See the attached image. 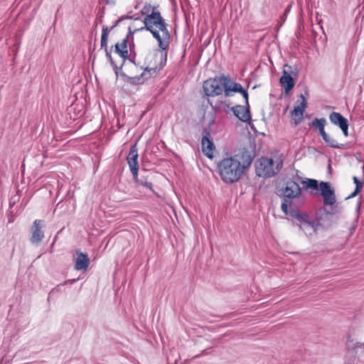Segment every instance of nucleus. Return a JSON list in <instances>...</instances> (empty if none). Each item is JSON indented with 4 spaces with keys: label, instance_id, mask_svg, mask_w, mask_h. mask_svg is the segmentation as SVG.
Listing matches in <instances>:
<instances>
[{
    "label": "nucleus",
    "instance_id": "nucleus-1",
    "mask_svg": "<svg viewBox=\"0 0 364 364\" xmlns=\"http://www.w3.org/2000/svg\"><path fill=\"white\" fill-rule=\"evenodd\" d=\"M255 157L254 151L243 148L234 156L223 159L217 166L222 181L225 183L238 181Z\"/></svg>",
    "mask_w": 364,
    "mask_h": 364
},
{
    "label": "nucleus",
    "instance_id": "nucleus-2",
    "mask_svg": "<svg viewBox=\"0 0 364 364\" xmlns=\"http://www.w3.org/2000/svg\"><path fill=\"white\" fill-rule=\"evenodd\" d=\"M278 196L282 200L281 210L291 221L295 218V212L300 213V208L305 203V197L299 183L288 178L278 189Z\"/></svg>",
    "mask_w": 364,
    "mask_h": 364
},
{
    "label": "nucleus",
    "instance_id": "nucleus-3",
    "mask_svg": "<svg viewBox=\"0 0 364 364\" xmlns=\"http://www.w3.org/2000/svg\"><path fill=\"white\" fill-rule=\"evenodd\" d=\"M295 218L292 220L293 224L297 225L306 235L311 236L318 230L328 229L331 226V215L334 214L335 211L333 207L329 209L321 208L316 213L314 218L306 212H295Z\"/></svg>",
    "mask_w": 364,
    "mask_h": 364
},
{
    "label": "nucleus",
    "instance_id": "nucleus-4",
    "mask_svg": "<svg viewBox=\"0 0 364 364\" xmlns=\"http://www.w3.org/2000/svg\"><path fill=\"white\" fill-rule=\"evenodd\" d=\"M144 26L136 28L135 31L146 30L149 31L157 41L159 51H165L169 47L171 33L168 30V24L158 9H153L150 14L142 20Z\"/></svg>",
    "mask_w": 364,
    "mask_h": 364
},
{
    "label": "nucleus",
    "instance_id": "nucleus-5",
    "mask_svg": "<svg viewBox=\"0 0 364 364\" xmlns=\"http://www.w3.org/2000/svg\"><path fill=\"white\" fill-rule=\"evenodd\" d=\"M301 183L303 188L306 190L312 189L318 191L319 189L324 205H333L336 203L335 191L329 182L321 181L318 185L317 180L308 178L306 181H302Z\"/></svg>",
    "mask_w": 364,
    "mask_h": 364
},
{
    "label": "nucleus",
    "instance_id": "nucleus-6",
    "mask_svg": "<svg viewBox=\"0 0 364 364\" xmlns=\"http://www.w3.org/2000/svg\"><path fill=\"white\" fill-rule=\"evenodd\" d=\"M203 89L204 92L203 97L207 98L208 103L214 109L215 107L208 97L218 96L224 92V82L222 75L205 80L203 84Z\"/></svg>",
    "mask_w": 364,
    "mask_h": 364
},
{
    "label": "nucleus",
    "instance_id": "nucleus-7",
    "mask_svg": "<svg viewBox=\"0 0 364 364\" xmlns=\"http://www.w3.org/2000/svg\"><path fill=\"white\" fill-rule=\"evenodd\" d=\"M222 79L224 82V94L225 97H232L233 92H239L245 99V104H247L249 95L247 89L244 88L240 83L232 81L228 76L223 75Z\"/></svg>",
    "mask_w": 364,
    "mask_h": 364
},
{
    "label": "nucleus",
    "instance_id": "nucleus-8",
    "mask_svg": "<svg viewBox=\"0 0 364 364\" xmlns=\"http://www.w3.org/2000/svg\"><path fill=\"white\" fill-rule=\"evenodd\" d=\"M274 166V161L272 158H260L255 163L256 173L259 177H272L277 174Z\"/></svg>",
    "mask_w": 364,
    "mask_h": 364
},
{
    "label": "nucleus",
    "instance_id": "nucleus-9",
    "mask_svg": "<svg viewBox=\"0 0 364 364\" xmlns=\"http://www.w3.org/2000/svg\"><path fill=\"white\" fill-rule=\"evenodd\" d=\"M298 73L299 70L296 67L293 69L291 65H289L288 64L284 65L282 75L279 79V82L282 87L284 88L286 93H289L294 87L295 82L292 75L296 77L298 76Z\"/></svg>",
    "mask_w": 364,
    "mask_h": 364
},
{
    "label": "nucleus",
    "instance_id": "nucleus-10",
    "mask_svg": "<svg viewBox=\"0 0 364 364\" xmlns=\"http://www.w3.org/2000/svg\"><path fill=\"white\" fill-rule=\"evenodd\" d=\"M160 53V63L159 65H154L153 67H150L149 65L146 66L144 71L141 73V75H145L143 77V82L144 83L146 80L151 77H156L159 72L164 68L166 65V59H167V51H159V49L156 51L154 53V57L156 58Z\"/></svg>",
    "mask_w": 364,
    "mask_h": 364
},
{
    "label": "nucleus",
    "instance_id": "nucleus-11",
    "mask_svg": "<svg viewBox=\"0 0 364 364\" xmlns=\"http://www.w3.org/2000/svg\"><path fill=\"white\" fill-rule=\"evenodd\" d=\"M45 226V222L43 220H35L31 228V242L34 245H38L44 238V232L42 230Z\"/></svg>",
    "mask_w": 364,
    "mask_h": 364
},
{
    "label": "nucleus",
    "instance_id": "nucleus-12",
    "mask_svg": "<svg viewBox=\"0 0 364 364\" xmlns=\"http://www.w3.org/2000/svg\"><path fill=\"white\" fill-rule=\"evenodd\" d=\"M152 175L153 173L144 169L141 171L139 176L138 173H136V175H133L134 183L136 186H143L150 190L151 192H154L151 181Z\"/></svg>",
    "mask_w": 364,
    "mask_h": 364
},
{
    "label": "nucleus",
    "instance_id": "nucleus-13",
    "mask_svg": "<svg viewBox=\"0 0 364 364\" xmlns=\"http://www.w3.org/2000/svg\"><path fill=\"white\" fill-rule=\"evenodd\" d=\"M203 136L201 140L202 151L208 158L213 159L215 145L210 139V129L208 128L203 129Z\"/></svg>",
    "mask_w": 364,
    "mask_h": 364
},
{
    "label": "nucleus",
    "instance_id": "nucleus-14",
    "mask_svg": "<svg viewBox=\"0 0 364 364\" xmlns=\"http://www.w3.org/2000/svg\"><path fill=\"white\" fill-rule=\"evenodd\" d=\"M230 109L233 112V114L241 122L245 123L250 122L251 114L248 100L247 104H245L244 106L239 105H235L232 107Z\"/></svg>",
    "mask_w": 364,
    "mask_h": 364
},
{
    "label": "nucleus",
    "instance_id": "nucleus-15",
    "mask_svg": "<svg viewBox=\"0 0 364 364\" xmlns=\"http://www.w3.org/2000/svg\"><path fill=\"white\" fill-rule=\"evenodd\" d=\"M138 157V150L136 145L134 144L131 146L129 154L127 157V163L132 175H136V173L139 172Z\"/></svg>",
    "mask_w": 364,
    "mask_h": 364
},
{
    "label": "nucleus",
    "instance_id": "nucleus-16",
    "mask_svg": "<svg viewBox=\"0 0 364 364\" xmlns=\"http://www.w3.org/2000/svg\"><path fill=\"white\" fill-rule=\"evenodd\" d=\"M300 98L301 101L299 105L294 107V109L291 111V114L294 117H298V119H294V123L296 125L299 124L303 118V114L306 107V100L303 94L300 95Z\"/></svg>",
    "mask_w": 364,
    "mask_h": 364
},
{
    "label": "nucleus",
    "instance_id": "nucleus-17",
    "mask_svg": "<svg viewBox=\"0 0 364 364\" xmlns=\"http://www.w3.org/2000/svg\"><path fill=\"white\" fill-rule=\"evenodd\" d=\"M77 258L75 262V269H86L90 264V258L87 253H83L80 250L76 251Z\"/></svg>",
    "mask_w": 364,
    "mask_h": 364
},
{
    "label": "nucleus",
    "instance_id": "nucleus-18",
    "mask_svg": "<svg viewBox=\"0 0 364 364\" xmlns=\"http://www.w3.org/2000/svg\"><path fill=\"white\" fill-rule=\"evenodd\" d=\"M330 122L340 129L348 124V120L344 117L341 113L333 112L329 114Z\"/></svg>",
    "mask_w": 364,
    "mask_h": 364
},
{
    "label": "nucleus",
    "instance_id": "nucleus-19",
    "mask_svg": "<svg viewBox=\"0 0 364 364\" xmlns=\"http://www.w3.org/2000/svg\"><path fill=\"white\" fill-rule=\"evenodd\" d=\"M119 75L121 76L124 82H127V84L132 86H136L144 84L143 77H144L145 75H139L134 77H130L127 75L125 73L121 72L119 73Z\"/></svg>",
    "mask_w": 364,
    "mask_h": 364
},
{
    "label": "nucleus",
    "instance_id": "nucleus-20",
    "mask_svg": "<svg viewBox=\"0 0 364 364\" xmlns=\"http://www.w3.org/2000/svg\"><path fill=\"white\" fill-rule=\"evenodd\" d=\"M70 201L68 200H61L55 206L54 213H58L59 215H64L69 213Z\"/></svg>",
    "mask_w": 364,
    "mask_h": 364
},
{
    "label": "nucleus",
    "instance_id": "nucleus-21",
    "mask_svg": "<svg viewBox=\"0 0 364 364\" xmlns=\"http://www.w3.org/2000/svg\"><path fill=\"white\" fill-rule=\"evenodd\" d=\"M111 53H112V49L105 51L106 57H107V60H109L111 66L112 67L115 75L117 76V77H118L119 75V70H121L122 69V65H121L119 67H118L116 63L114 61Z\"/></svg>",
    "mask_w": 364,
    "mask_h": 364
},
{
    "label": "nucleus",
    "instance_id": "nucleus-22",
    "mask_svg": "<svg viewBox=\"0 0 364 364\" xmlns=\"http://www.w3.org/2000/svg\"><path fill=\"white\" fill-rule=\"evenodd\" d=\"M323 141L331 148L343 149L345 146L343 144L338 143L335 139L331 137L329 135L327 136V138H324Z\"/></svg>",
    "mask_w": 364,
    "mask_h": 364
},
{
    "label": "nucleus",
    "instance_id": "nucleus-23",
    "mask_svg": "<svg viewBox=\"0 0 364 364\" xmlns=\"http://www.w3.org/2000/svg\"><path fill=\"white\" fill-rule=\"evenodd\" d=\"M326 124V119L323 117L322 118H315L312 120L311 123L309 124V127H315L319 130L321 127H325Z\"/></svg>",
    "mask_w": 364,
    "mask_h": 364
},
{
    "label": "nucleus",
    "instance_id": "nucleus-24",
    "mask_svg": "<svg viewBox=\"0 0 364 364\" xmlns=\"http://www.w3.org/2000/svg\"><path fill=\"white\" fill-rule=\"evenodd\" d=\"M114 52L117 53L123 59V62L122 63L123 66L126 60H128L129 58L128 50H120L119 43H117L114 46Z\"/></svg>",
    "mask_w": 364,
    "mask_h": 364
},
{
    "label": "nucleus",
    "instance_id": "nucleus-25",
    "mask_svg": "<svg viewBox=\"0 0 364 364\" xmlns=\"http://www.w3.org/2000/svg\"><path fill=\"white\" fill-rule=\"evenodd\" d=\"M153 9H158L157 6H153L149 3H146L141 10V14L145 16L150 14Z\"/></svg>",
    "mask_w": 364,
    "mask_h": 364
},
{
    "label": "nucleus",
    "instance_id": "nucleus-26",
    "mask_svg": "<svg viewBox=\"0 0 364 364\" xmlns=\"http://www.w3.org/2000/svg\"><path fill=\"white\" fill-rule=\"evenodd\" d=\"M112 30V29H110V28H108L107 26H103L101 38H108V34Z\"/></svg>",
    "mask_w": 364,
    "mask_h": 364
},
{
    "label": "nucleus",
    "instance_id": "nucleus-27",
    "mask_svg": "<svg viewBox=\"0 0 364 364\" xmlns=\"http://www.w3.org/2000/svg\"><path fill=\"white\" fill-rule=\"evenodd\" d=\"M353 183L355 185V188L359 186V189H362L363 187V182L360 181L357 176L353 177Z\"/></svg>",
    "mask_w": 364,
    "mask_h": 364
},
{
    "label": "nucleus",
    "instance_id": "nucleus-28",
    "mask_svg": "<svg viewBox=\"0 0 364 364\" xmlns=\"http://www.w3.org/2000/svg\"><path fill=\"white\" fill-rule=\"evenodd\" d=\"M107 40L108 38H101V48H105V51L109 50L107 48Z\"/></svg>",
    "mask_w": 364,
    "mask_h": 364
},
{
    "label": "nucleus",
    "instance_id": "nucleus-29",
    "mask_svg": "<svg viewBox=\"0 0 364 364\" xmlns=\"http://www.w3.org/2000/svg\"><path fill=\"white\" fill-rule=\"evenodd\" d=\"M127 38L122 40V43H119L120 50H127Z\"/></svg>",
    "mask_w": 364,
    "mask_h": 364
},
{
    "label": "nucleus",
    "instance_id": "nucleus-30",
    "mask_svg": "<svg viewBox=\"0 0 364 364\" xmlns=\"http://www.w3.org/2000/svg\"><path fill=\"white\" fill-rule=\"evenodd\" d=\"M361 190L362 189H359V186H358L355 188L354 191L352 192L348 197H347V198L355 197L361 191Z\"/></svg>",
    "mask_w": 364,
    "mask_h": 364
},
{
    "label": "nucleus",
    "instance_id": "nucleus-31",
    "mask_svg": "<svg viewBox=\"0 0 364 364\" xmlns=\"http://www.w3.org/2000/svg\"><path fill=\"white\" fill-rule=\"evenodd\" d=\"M318 134L322 137L323 139L324 138H327V136H328V134L325 132V127H321L318 130Z\"/></svg>",
    "mask_w": 364,
    "mask_h": 364
},
{
    "label": "nucleus",
    "instance_id": "nucleus-32",
    "mask_svg": "<svg viewBox=\"0 0 364 364\" xmlns=\"http://www.w3.org/2000/svg\"><path fill=\"white\" fill-rule=\"evenodd\" d=\"M348 127H349V123L347 124L346 125H345L343 127L341 128L343 135L346 137L348 136Z\"/></svg>",
    "mask_w": 364,
    "mask_h": 364
},
{
    "label": "nucleus",
    "instance_id": "nucleus-33",
    "mask_svg": "<svg viewBox=\"0 0 364 364\" xmlns=\"http://www.w3.org/2000/svg\"><path fill=\"white\" fill-rule=\"evenodd\" d=\"M352 348H353V350H356L358 348H364V342L363 343L355 342L353 344V346Z\"/></svg>",
    "mask_w": 364,
    "mask_h": 364
},
{
    "label": "nucleus",
    "instance_id": "nucleus-34",
    "mask_svg": "<svg viewBox=\"0 0 364 364\" xmlns=\"http://www.w3.org/2000/svg\"><path fill=\"white\" fill-rule=\"evenodd\" d=\"M105 6H102L101 9H100V10L98 11V14L97 15H98V16L100 18V23L102 21V18L105 16Z\"/></svg>",
    "mask_w": 364,
    "mask_h": 364
},
{
    "label": "nucleus",
    "instance_id": "nucleus-35",
    "mask_svg": "<svg viewBox=\"0 0 364 364\" xmlns=\"http://www.w3.org/2000/svg\"><path fill=\"white\" fill-rule=\"evenodd\" d=\"M79 279H80V278L68 279V280H65L63 284H61V285H65V284H72L75 283Z\"/></svg>",
    "mask_w": 364,
    "mask_h": 364
},
{
    "label": "nucleus",
    "instance_id": "nucleus-36",
    "mask_svg": "<svg viewBox=\"0 0 364 364\" xmlns=\"http://www.w3.org/2000/svg\"><path fill=\"white\" fill-rule=\"evenodd\" d=\"M137 31H132L131 29V27L129 26V28H128V33H127V36L126 38H127V40L129 39V38L132 37V38L133 39V34L136 33Z\"/></svg>",
    "mask_w": 364,
    "mask_h": 364
},
{
    "label": "nucleus",
    "instance_id": "nucleus-37",
    "mask_svg": "<svg viewBox=\"0 0 364 364\" xmlns=\"http://www.w3.org/2000/svg\"><path fill=\"white\" fill-rule=\"evenodd\" d=\"M282 166H283V161H282L280 160L279 162H277V166L274 168V170L277 171V173L280 171V169L282 168Z\"/></svg>",
    "mask_w": 364,
    "mask_h": 364
},
{
    "label": "nucleus",
    "instance_id": "nucleus-38",
    "mask_svg": "<svg viewBox=\"0 0 364 364\" xmlns=\"http://www.w3.org/2000/svg\"><path fill=\"white\" fill-rule=\"evenodd\" d=\"M121 22H122V18H120V17L117 20L115 21L112 26L110 27V29H114L115 27H117Z\"/></svg>",
    "mask_w": 364,
    "mask_h": 364
},
{
    "label": "nucleus",
    "instance_id": "nucleus-39",
    "mask_svg": "<svg viewBox=\"0 0 364 364\" xmlns=\"http://www.w3.org/2000/svg\"><path fill=\"white\" fill-rule=\"evenodd\" d=\"M120 18H122V21H124V20H128V19H132V17L131 15H129V14H126V15H123L120 17Z\"/></svg>",
    "mask_w": 364,
    "mask_h": 364
},
{
    "label": "nucleus",
    "instance_id": "nucleus-40",
    "mask_svg": "<svg viewBox=\"0 0 364 364\" xmlns=\"http://www.w3.org/2000/svg\"><path fill=\"white\" fill-rule=\"evenodd\" d=\"M206 354H207V350H203L201 352V353L194 355V356L193 357V359L198 358H200L201 355H206Z\"/></svg>",
    "mask_w": 364,
    "mask_h": 364
},
{
    "label": "nucleus",
    "instance_id": "nucleus-41",
    "mask_svg": "<svg viewBox=\"0 0 364 364\" xmlns=\"http://www.w3.org/2000/svg\"><path fill=\"white\" fill-rule=\"evenodd\" d=\"M135 58H136V53H134L133 55L129 57L128 60L131 62L132 63L136 65L135 63Z\"/></svg>",
    "mask_w": 364,
    "mask_h": 364
},
{
    "label": "nucleus",
    "instance_id": "nucleus-42",
    "mask_svg": "<svg viewBox=\"0 0 364 364\" xmlns=\"http://www.w3.org/2000/svg\"><path fill=\"white\" fill-rule=\"evenodd\" d=\"M132 19L134 21H141V17L136 14L132 15Z\"/></svg>",
    "mask_w": 364,
    "mask_h": 364
},
{
    "label": "nucleus",
    "instance_id": "nucleus-43",
    "mask_svg": "<svg viewBox=\"0 0 364 364\" xmlns=\"http://www.w3.org/2000/svg\"><path fill=\"white\" fill-rule=\"evenodd\" d=\"M360 206H361V202H360V201H358V202L357 203V206H356V210H357L358 212H359L360 208Z\"/></svg>",
    "mask_w": 364,
    "mask_h": 364
},
{
    "label": "nucleus",
    "instance_id": "nucleus-44",
    "mask_svg": "<svg viewBox=\"0 0 364 364\" xmlns=\"http://www.w3.org/2000/svg\"><path fill=\"white\" fill-rule=\"evenodd\" d=\"M355 226H353V227H352V228H350V233H351V234H352V233H353V232L355 230Z\"/></svg>",
    "mask_w": 364,
    "mask_h": 364
},
{
    "label": "nucleus",
    "instance_id": "nucleus-45",
    "mask_svg": "<svg viewBox=\"0 0 364 364\" xmlns=\"http://www.w3.org/2000/svg\"><path fill=\"white\" fill-rule=\"evenodd\" d=\"M56 237H57V236H55V237H54V240H53V243H52V245H51L52 247L54 245V244H55V242Z\"/></svg>",
    "mask_w": 364,
    "mask_h": 364
},
{
    "label": "nucleus",
    "instance_id": "nucleus-46",
    "mask_svg": "<svg viewBox=\"0 0 364 364\" xmlns=\"http://www.w3.org/2000/svg\"><path fill=\"white\" fill-rule=\"evenodd\" d=\"M110 3H111V1H110L109 0H106V4H110Z\"/></svg>",
    "mask_w": 364,
    "mask_h": 364
},
{
    "label": "nucleus",
    "instance_id": "nucleus-47",
    "mask_svg": "<svg viewBox=\"0 0 364 364\" xmlns=\"http://www.w3.org/2000/svg\"><path fill=\"white\" fill-rule=\"evenodd\" d=\"M289 9H290L289 8H287V9L285 10V13L289 12Z\"/></svg>",
    "mask_w": 364,
    "mask_h": 364
},
{
    "label": "nucleus",
    "instance_id": "nucleus-48",
    "mask_svg": "<svg viewBox=\"0 0 364 364\" xmlns=\"http://www.w3.org/2000/svg\"><path fill=\"white\" fill-rule=\"evenodd\" d=\"M350 341H350V338H348V341H347V342H348V345H349V343H350Z\"/></svg>",
    "mask_w": 364,
    "mask_h": 364
}]
</instances>
